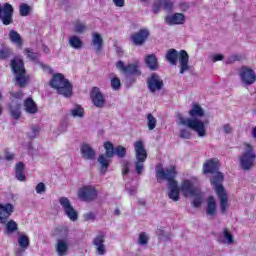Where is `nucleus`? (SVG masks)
<instances>
[{
  "label": "nucleus",
  "instance_id": "1",
  "mask_svg": "<svg viewBox=\"0 0 256 256\" xmlns=\"http://www.w3.org/2000/svg\"><path fill=\"white\" fill-rule=\"evenodd\" d=\"M203 174L211 175L210 184L215 189L216 194L220 201V211L222 215L227 213V207H229V196L223 187V181H225V176L221 171H219V159L211 158L206 160L203 164Z\"/></svg>",
  "mask_w": 256,
  "mask_h": 256
},
{
  "label": "nucleus",
  "instance_id": "2",
  "mask_svg": "<svg viewBox=\"0 0 256 256\" xmlns=\"http://www.w3.org/2000/svg\"><path fill=\"white\" fill-rule=\"evenodd\" d=\"M189 115L192 117V119H184L183 116L179 115L178 119L181 125H186V127H189V129L195 131L198 137H205L207 135V130H205V123L197 119V117H203V115H205V110L201 108V105L194 104L192 109L189 111Z\"/></svg>",
  "mask_w": 256,
  "mask_h": 256
},
{
  "label": "nucleus",
  "instance_id": "3",
  "mask_svg": "<svg viewBox=\"0 0 256 256\" xmlns=\"http://www.w3.org/2000/svg\"><path fill=\"white\" fill-rule=\"evenodd\" d=\"M177 168L175 166H170L168 169H160L157 171V178L163 179L164 181H168V197L172 199V201H179L181 188L177 184Z\"/></svg>",
  "mask_w": 256,
  "mask_h": 256
},
{
  "label": "nucleus",
  "instance_id": "4",
  "mask_svg": "<svg viewBox=\"0 0 256 256\" xmlns=\"http://www.w3.org/2000/svg\"><path fill=\"white\" fill-rule=\"evenodd\" d=\"M10 67L18 87H20V89L27 87L31 78L29 75H27V70L25 69V62L23 59L19 58L18 56L14 57L10 61Z\"/></svg>",
  "mask_w": 256,
  "mask_h": 256
},
{
  "label": "nucleus",
  "instance_id": "5",
  "mask_svg": "<svg viewBox=\"0 0 256 256\" xmlns=\"http://www.w3.org/2000/svg\"><path fill=\"white\" fill-rule=\"evenodd\" d=\"M13 211H15V207L11 203L2 204L0 203V223L2 225H6V232L8 235L13 233H17L19 231V225L15 220H9V217L13 215Z\"/></svg>",
  "mask_w": 256,
  "mask_h": 256
},
{
  "label": "nucleus",
  "instance_id": "6",
  "mask_svg": "<svg viewBox=\"0 0 256 256\" xmlns=\"http://www.w3.org/2000/svg\"><path fill=\"white\" fill-rule=\"evenodd\" d=\"M165 59L170 65H177V61H179L180 75L189 71V54L187 51L180 50L178 52L175 48H171L166 52Z\"/></svg>",
  "mask_w": 256,
  "mask_h": 256
},
{
  "label": "nucleus",
  "instance_id": "7",
  "mask_svg": "<svg viewBox=\"0 0 256 256\" xmlns=\"http://www.w3.org/2000/svg\"><path fill=\"white\" fill-rule=\"evenodd\" d=\"M49 85L57 91L58 95H63V97H71L73 95V85L62 73L54 74Z\"/></svg>",
  "mask_w": 256,
  "mask_h": 256
},
{
  "label": "nucleus",
  "instance_id": "8",
  "mask_svg": "<svg viewBox=\"0 0 256 256\" xmlns=\"http://www.w3.org/2000/svg\"><path fill=\"white\" fill-rule=\"evenodd\" d=\"M134 151L136 157L135 171L137 175H141L145 169V162L147 161L148 156L143 140H137L134 143Z\"/></svg>",
  "mask_w": 256,
  "mask_h": 256
},
{
  "label": "nucleus",
  "instance_id": "9",
  "mask_svg": "<svg viewBox=\"0 0 256 256\" xmlns=\"http://www.w3.org/2000/svg\"><path fill=\"white\" fill-rule=\"evenodd\" d=\"M256 155L251 144H246V151L239 157L240 167L243 171H249L255 165Z\"/></svg>",
  "mask_w": 256,
  "mask_h": 256
},
{
  "label": "nucleus",
  "instance_id": "10",
  "mask_svg": "<svg viewBox=\"0 0 256 256\" xmlns=\"http://www.w3.org/2000/svg\"><path fill=\"white\" fill-rule=\"evenodd\" d=\"M116 69L121 71V73H123L124 75H134L136 77H141L139 62L130 63L125 66V63L120 60L116 63Z\"/></svg>",
  "mask_w": 256,
  "mask_h": 256
},
{
  "label": "nucleus",
  "instance_id": "11",
  "mask_svg": "<svg viewBox=\"0 0 256 256\" xmlns=\"http://www.w3.org/2000/svg\"><path fill=\"white\" fill-rule=\"evenodd\" d=\"M99 195V191L95 189L94 186H83L78 190V197L81 201H85L86 203H91L95 201Z\"/></svg>",
  "mask_w": 256,
  "mask_h": 256
},
{
  "label": "nucleus",
  "instance_id": "12",
  "mask_svg": "<svg viewBox=\"0 0 256 256\" xmlns=\"http://www.w3.org/2000/svg\"><path fill=\"white\" fill-rule=\"evenodd\" d=\"M13 13H15V9L13 5L6 2L3 6L0 4V21L3 25H11L13 24Z\"/></svg>",
  "mask_w": 256,
  "mask_h": 256
},
{
  "label": "nucleus",
  "instance_id": "13",
  "mask_svg": "<svg viewBox=\"0 0 256 256\" xmlns=\"http://www.w3.org/2000/svg\"><path fill=\"white\" fill-rule=\"evenodd\" d=\"M147 87L150 91V93H157V91L163 90L164 83L163 79H161V76L157 73H152L146 80Z\"/></svg>",
  "mask_w": 256,
  "mask_h": 256
},
{
  "label": "nucleus",
  "instance_id": "14",
  "mask_svg": "<svg viewBox=\"0 0 256 256\" xmlns=\"http://www.w3.org/2000/svg\"><path fill=\"white\" fill-rule=\"evenodd\" d=\"M149 35H151V32H149L147 28H142L138 32H134L130 36V40L136 47H141V45H145V43H147Z\"/></svg>",
  "mask_w": 256,
  "mask_h": 256
},
{
  "label": "nucleus",
  "instance_id": "15",
  "mask_svg": "<svg viewBox=\"0 0 256 256\" xmlns=\"http://www.w3.org/2000/svg\"><path fill=\"white\" fill-rule=\"evenodd\" d=\"M59 203L70 221H77V219H79V214H77V211H75V208L71 205L69 198L61 197Z\"/></svg>",
  "mask_w": 256,
  "mask_h": 256
},
{
  "label": "nucleus",
  "instance_id": "16",
  "mask_svg": "<svg viewBox=\"0 0 256 256\" xmlns=\"http://www.w3.org/2000/svg\"><path fill=\"white\" fill-rule=\"evenodd\" d=\"M239 75L245 85H253L256 81L255 71L247 66L241 67Z\"/></svg>",
  "mask_w": 256,
  "mask_h": 256
},
{
  "label": "nucleus",
  "instance_id": "17",
  "mask_svg": "<svg viewBox=\"0 0 256 256\" xmlns=\"http://www.w3.org/2000/svg\"><path fill=\"white\" fill-rule=\"evenodd\" d=\"M90 99H92L94 107H98V109H103V107H105V96H103L99 87L95 86L92 88L90 91Z\"/></svg>",
  "mask_w": 256,
  "mask_h": 256
},
{
  "label": "nucleus",
  "instance_id": "18",
  "mask_svg": "<svg viewBox=\"0 0 256 256\" xmlns=\"http://www.w3.org/2000/svg\"><path fill=\"white\" fill-rule=\"evenodd\" d=\"M180 191L185 197H191L192 195H197L199 188L191 180L184 179L181 182Z\"/></svg>",
  "mask_w": 256,
  "mask_h": 256
},
{
  "label": "nucleus",
  "instance_id": "19",
  "mask_svg": "<svg viewBox=\"0 0 256 256\" xmlns=\"http://www.w3.org/2000/svg\"><path fill=\"white\" fill-rule=\"evenodd\" d=\"M161 9L171 13L173 11V2L171 0H155L152 8L153 13L157 14Z\"/></svg>",
  "mask_w": 256,
  "mask_h": 256
},
{
  "label": "nucleus",
  "instance_id": "20",
  "mask_svg": "<svg viewBox=\"0 0 256 256\" xmlns=\"http://www.w3.org/2000/svg\"><path fill=\"white\" fill-rule=\"evenodd\" d=\"M92 245H94L96 249V253L98 255H105V253H107V246H105V235L103 234L97 235L93 239Z\"/></svg>",
  "mask_w": 256,
  "mask_h": 256
},
{
  "label": "nucleus",
  "instance_id": "21",
  "mask_svg": "<svg viewBox=\"0 0 256 256\" xmlns=\"http://www.w3.org/2000/svg\"><path fill=\"white\" fill-rule=\"evenodd\" d=\"M206 215L208 217L217 215V200H215V196H208L206 199Z\"/></svg>",
  "mask_w": 256,
  "mask_h": 256
},
{
  "label": "nucleus",
  "instance_id": "22",
  "mask_svg": "<svg viewBox=\"0 0 256 256\" xmlns=\"http://www.w3.org/2000/svg\"><path fill=\"white\" fill-rule=\"evenodd\" d=\"M167 25H183L185 23V14L175 13L165 17Z\"/></svg>",
  "mask_w": 256,
  "mask_h": 256
},
{
  "label": "nucleus",
  "instance_id": "23",
  "mask_svg": "<svg viewBox=\"0 0 256 256\" xmlns=\"http://www.w3.org/2000/svg\"><path fill=\"white\" fill-rule=\"evenodd\" d=\"M80 151L83 159H85L86 161H91L95 159V150L91 148L89 144L83 143L80 148Z\"/></svg>",
  "mask_w": 256,
  "mask_h": 256
},
{
  "label": "nucleus",
  "instance_id": "24",
  "mask_svg": "<svg viewBox=\"0 0 256 256\" xmlns=\"http://www.w3.org/2000/svg\"><path fill=\"white\" fill-rule=\"evenodd\" d=\"M8 37L11 43H14L18 49H23V38H21V34L17 30H10Z\"/></svg>",
  "mask_w": 256,
  "mask_h": 256
},
{
  "label": "nucleus",
  "instance_id": "25",
  "mask_svg": "<svg viewBox=\"0 0 256 256\" xmlns=\"http://www.w3.org/2000/svg\"><path fill=\"white\" fill-rule=\"evenodd\" d=\"M145 63L151 71H157L159 69V59L155 54H149L145 58Z\"/></svg>",
  "mask_w": 256,
  "mask_h": 256
},
{
  "label": "nucleus",
  "instance_id": "26",
  "mask_svg": "<svg viewBox=\"0 0 256 256\" xmlns=\"http://www.w3.org/2000/svg\"><path fill=\"white\" fill-rule=\"evenodd\" d=\"M24 109L26 113H29L30 115H35L39 111V108L37 107V103L33 101V98L28 97L24 101Z\"/></svg>",
  "mask_w": 256,
  "mask_h": 256
},
{
  "label": "nucleus",
  "instance_id": "27",
  "mask_svg": "<svg viewBox=\"0 0 256 256\" xmlns=\"http://www.w3.org/2000/svg\"><path fill=\"white\" fill-rule=\"evenodd\" d=\"M15 176L18 181H27V176L25 175V164L23 162L16 164Z\"/></svg>",
  "mask_w": 256,
  "mask_h": 256
},
{
  "label": "nucleus",
  "instance_id": "28",
  "mask_svg": "<svg viewBox=\"0 0 256 256\" xmlns=\"http://www.w3.org/2000/svg\"><path fill=\"white\" fill-rule=\"evenodd\" d=\"M55 251L58 256H65L69 251V245L65 242V240H58L55 245Z\"/></svg>",
  "mask_w": 256,
  "mask_h": 256
},
{
  "label": "nucleus",
  "instance_id": "29",
  "mask_svg": "<svg viewBox=\"0 0 256 256\" xmlns=\"http://www.w3.org/2000/svg\"><path fill=\"white\" fill-rule=\"evenodd\" d=\"M92 43L95 47L96 53H101V49H103V37H101V34L94 33Z\"/></svg>",
  "mask_w": 256,
  "mask_h": 256
},
{
  "label": "nucleus",
  "instance_id": "30",
  "mask_svg": "<svg viewBox=\"0 0 256 256\" xmlns=\"http://www.w3.org/2000/svg\"><path fill=\"white\" fill-rule=\"evenodd\" d=\"M9 111H10V115H11V117H13V119H15L16 121L21 119V104L20 103H16L15 106H13V104H10Z\"/></svg>",
  "mask_w": 256,
  "mask_h": 256
},
{
  "label": "nucleus",
  "instance_id": "31",
  "mask_svg": "<svg viewBox=\"0 0 256 256\" xmlns=\"http://www.w3.org/2000/svg\"><path fill=\"white\" fill-rule=\"evenodd\" d=\"M98 163L101 165V173L105 175L109 169L111 160L107 159L104 154H100L98 157Z\"/></svg>",
  "mask_w": 256,
  "mask_h": 256
},
{
  "label": "nucleus",
  "instance_id": "32",
  "mask_svg": "<svg viewBox=\"0 0 256 256\" xmlns=\"http://www.w3.org/2000/svg\"><path fill=\"white\" fill-rule=\"evenodd\" d=\"M191 197H194L192 207L199 209V207L203 205V193H201V190L196 192V194H193Z\"/></svg>",
  "mask_w": 256,
  "mask_h": 256
},
{
  "label": "nucleus",
  "instance_id": "33",
  "mask_svg": "<svg viewBox=\"0 0 256 256\" xmlns=\"http://www.w3.org/2000/svg\"><path fill=\"white\" fill-rule=\"evenodd\" d=\"M105 155L108 159H113L115 157V146L113 143L107 141L104 143Z\"/></svg>",
  "mask_w": 256,
  "mask_h": 256
},
{
  "label": "nucleus",
  "instance_id": "34",
  "mask_svg": "<svg viewBox=\"0 0 256 256\" xmlns=\"http://www.w3.org/2000/svg\"><path fill=\"white\" fill-rule=\"evenodd\" d=\"M69 45L73 49H83V41L77 36H71L69 38Z\"/></svg>",
  "mask_w": 256,
  "mask_h": 256
},
{
  "label": "nucleus",
  "instance_id": "35",
  "mask_svg": "<svg viewBox=\"0 0 256 256\" xmlns=\"http://www.w3.org/2000/svg\"><path fill=\"white\" fill-rule=\"evenodd\" d=\"M24 53L30 61H39V57L41 56L39 52H35L31 48H25Z\"/></svg>",
  "mask_w": 256,
  "mask_h": 256
},
{
  "label": "nucleus",
  "instance_id": "36",
  "mask_svg": "<svg viewBox=\"0 0 256 256\" xmlns=\"http://www.w3.org/2000/svg\"><path fill=\"white\" fill-rule=\"evenodd\" d=\"M29 236L25 234H20L18 237V245L21 249H29Z\"/></svg>",
  "mask_w": 256,
  "mask_h": 256
},
{
  "label": "nucleus",
  "instance_id": "37",
  "mask_svg": "<svg viewBox=\"0 0 256 256\" xmlns=\"http://www.w3.org/2000/svg\"><path fill=\"white\" fill-rule=\"evenodd\" d=\"M114 155H116L119 159L125 158L127 155V148H125V146L118 145L115 148Z\"/></svg>",
  "mask_w": 256,
  "mask_h": 256
},
{
  "label": "nucleus",
  "instance_id": "38",
  "mask_svg": "<svg viewBox=\"0 0 256 256\" xmlns=\"http://www.w3.org/2000/svg\"><path fill=\"white\" fill-rule=\"evenodd\" d=\"M71 115L73 117L83 118L85 116V109H83L81 105H76V107L71 110Z\"/></svg>",
  "mask_w": 256,
  "mask_h": 256
},
{
  "label": "nucleus",
  "instance_id": "39",
  "mask_svg": "<svg viewBox=\"0 0 256 256\" xmlns=\"http://www.w3.org/2000/svg\"><path fill=\"white\" fill-rule=\"evenodd\" d=\"M147 120H148V129L149 131H153L155 127H157V119L153 116V114L149 113L147 114Z\"/></svg>",
  "mask_w": 256,
  "mask_h": 256
},
{
  "label": "nucleus",
  "instance_id": "40",
  "mask_svg": "<svg viewBox=\"0 0 256 256\" xmlns=\"http://www.w3.org/2000/svg\"><path fill=\"white\" fill-rule=\"evenodd\" d=\"M21 17H27L29 13L31 12V6H29L26 3H22L19 8Z\"/></svg>",
  "mask_w": 256,
  "mask_h": 256
},
{
  "label": "nucleus",
  "instance_id": "41",
  "mask_svg": "<svg viewBox=\"0 0 256 256\" xmlns=\"http://www.w3.org/2000/svg\"><path fill=\"white\" fill-rule=\"evenodd\" d=\"M74 31L75 33H85V31H87V26L78 20L74 24Z\"/></svg>",
  "mask_w": 256,
  "mask_h": 256
},
{
  "label": "nucleus",
  "instance_id": "42",
  "mask_svg": "<svg viewBox=\"0 0 256 256\" xmlns=\"http://www.w3.org/2000/svg\"><path fill=\"white\" fill-rule=\"evenodd\" d=\"M110 85L113 91H119V89H121V79H119V77H113L110 81Z\"/></svg>",
  "mask_w": 256,
  "mask_h": 256
},
{
  "label": "nucleus",
  "instance_id": "43",
  "mask_svg": "<svg viewBox=\"0 0 256 256\" xmlns=\"http://www.w3.org/2000/svg\"><path fill=\"white\" fill-rule=\"evenodd\" d=\"M11 57V50L8 48H2L0 50V60L5 61V59H9Z\"/></svg>",
  "mask_w": 256,
  "mask_h": 256
},
{
  "label": "nucleus",
  "instance_id": "44",
  "mask_svg": "<svg viewBox=\"0 0 256 256\" xmlns=\"http://www.w3.org/2000/svg\"><path fill=\"white\" fill-rule=\"evenodd\" d=\"M149 242V238L147 237V234L145 232L140 233L139 235V244L140 245H147Z\"/></svg>",
  "mask_w": 256,
  "mask_h": 256
},
{
  "label": "nucleus",
  "instance_id": "45",
  "mask_svg": "<svg viewBox=\"0 0 256 256\" xmlns=\"http://www.w3.org/2000/svg\"><path fill=\"white\" fill-rule=\"evenodd\" d=\"M224 238L228 241V243H233V234L229 232V229L225 228L223 231Z\"/></svg>",
  "mask_w": 256,
  "mask_h": 256
},
{
  "label": "nucleus",
  "instance_id": "46",
  "mask_svg": "<svg viewBox=\"0 0 256 256\" xmlns=\"http://www.w3.org/2000/svg\"><path fill=\"white\" fill-rule=\"evenodd\" d=\"M180 137L182 139H191V131H189L188 129L180 130Z\"/></svg>",
  "mask_w": 256,
  "mask_h": 256
},
{
  "label": "nucleus",
  "instance_id": "47",
  "mask_svg": "<svg viewBox=\"0 0 256 256\" xmlns=\"http://www.w3.org/2000/svg\"><path fill=\"white\" fill-rule=\"evenodd\" d=\"M45 191H46L45 183L40 182L36 185V193L41 195V193H45Z\"/></svg>",
  "mask_w": 256,
  "mask_h": 256
},
{
  "label": "nucleus",
  "instance_id": "48",
  "mask_svg": "<svg viewBox=\"0 0 256 256\" xmlns=\"http://www.w3.org/2000/svg\"><path fill=\"white\" fill-rule=\"evenodd\" d=\"M83 218L85 221H95V213L93 212H87L83 215Z\"/></svg>",
  "mask_w": 256,
  "mask_h": 256
},
{
  "label": "nucleus",
  "instance_id": "49",
  "mask_svg": "<svg viewBox=\"0 0 256 256\" xmlns=\"http://www.w3.org/2000/svg\"><path fill=\"white\" fill-rule=\"evenodd\" d=\"M10 95H11V97H13V99H23L22 91L12 92V93H10Z\"/></svg>",
  "mask_w": 256,
  "mask_h": 256
},
{
  "label": "nucleus",
  "instance_id": "50",
  "mask_svg": "<svg viewBox=\"0 0 256 256\" xmlns=\"http://www.w3.org/2000/svg\"><path fill=\"white\" fill-rule=\"evenodd\" d=\"M129 165H130L129 161L124 162V165H123L124 168L122 170V175H128V173L130 171Z\"/></svg>",
  "mask_w": 256,
  "mask_h": 256
},
{
  "label": "nucleus",
  "instance_id": "51",
  "mask_svg": "<svg viewBox=\"0 0 256 256\" xmlns=\"http://www.w3.org/2000/svg\"><path fill=\"white\" fill-rule=\"evenodd\" d=\"M213 63H217V61H223V54H215L212 58Z\"/></svg>",
  "mask_w": 256,
  "mask_h": 256
},
{
  "label": "nucleus",
  "instance_id": "52",
  "mask_svg": "<svg viewBox=\"0 0 256 256\" xmlns=\"http://www.w3.org/2000/svg\"><path fill=\"white\" fill-rule=\"evenodd\" d=\"M116 7H125V0H113Z\"/></svg>",
  "mask_w": 256,
  "mask_h": 256
},
{
  "label": "nucleus",
  "instance_id": "53",
  "mask_svg": "<svg viewBox=\"0 0 256 256\" xmlns=\"http://www.w3.org/2000/svg\"><path fill=\"white\" fill-rule=\"evenodd\" d=\"M223 129H224V133H226V134H229V133H231V131H233V128H231V125H229V124H225L223 126Z\"/></svg>",
  "mask_w": 256,
  "mask_h": 256
},
{
  "label": "nucleus",
  "instance_id": "54",
  "mask_svg": "<svg viewBox=\"0 0 256 256\" xmlns=\"http://www.w3.org/2000/svg\"><path fill=\"white\" fill-rule=\"evenodd\" d=\"M5 159L7 161H13V159H15V154H6Z\"/></svg>",
  "mask_w": 256,
  "mask_h": 256
},
{
  "label": "nucleus",
  "instance_id": "55",
  "mask_svg": "<svg viewBox=\"0 0 256 256\" xmlns=\"http://www.w3.org/2000/svg\"><path fill=\"white\" fill-rule=\"evenodd\" d=\"M32 131H33L34 135H38V134H39V131H40L39 126H33V127H32Z\"/></svg>",
  "mask_w": 256,
  "mask_h": 256
},
{
  "label": "nucleus",
  "instance_id": "56",
  "mask_svg": "<svg viewBox=\"0 0 256 256\" xmlns=\"http://www.w3.org/2000/svg\"><path fill=\"white\" fill-rule=\"evenodd\" d=\"M42 49H43L44 53H50V51H51L47 45H43Z\"/></svg>",
  "mask_w": 256,
  "mask_h": 256
},
{
  "label": "nucleus",
  "instance_id": "57",
  "mask_svg": "<svg viewBox=\"0 0 256 256\" xmlns=\"http://www.w3.org/2000/svg\"><path fill=\"white\" fill-rule=\"evenodd\" d=\"M232 61H241V56H233Z\"/></svg>",
  "mask_w": 256,
  "mask_h": 256
},
{
  "label": "nucleus",
  "instance_id": "58",
  "mask_svg": "<svg viewBox=\"0 0 256 256\" xmlns=\"http://www.w3.org/2000/svg\"><path fill=\"white\" fill-rule=\"evenodd\" d=\"M114 215H121V211L119 210V208H116L114 210Z\"/></svg>",
  "mask_w": 256,
  "mask_h": 256
},
{
  "label": "nucleus",
  "instance_id": "59",
  "mask_svg": "<svg viewBox=\"0 0 256 256\" xmlns=\"http://www.w3.org/2000/svg\"><path fill=\"white\" fill-rule=\"evenodd\" d=\"M138 203H139V205H142V206H145V205H146V203H145L144 200H139Z\"/></svg>",
  "mask_w": 256,
  "mask_h": 256
},
{
  "label": "nucleus",
  "instance_id": "60",
  "mask_svg": "<svg viewBox=\"0 0 256 256\" xmlns=\"http://www.w3.org/2000/svg\"><path fill=\"white\" fill-rule=\"evenodd\" d=\"M61 3H67V0H60Z\"/></svg>",
  "mask_w": 256,
  "mask_h": 256
},
{
  "label": "nucleus",
  "instance_id": "61",
  "mask_svg": "<svg viewBox=\"0 0 256 256\" xmlns=\"http://www.w3.org/2000/svg\"><path fill=\"white\" fill-rule=\"evenodd\" d=\"M2 111H3V109L0 107V115H1Z\"/></svg>",
  "mask_w": 256,
  "mask_h": 256
},
{
  "label": "nucleus",
  "instance_id": "62",
  "mask_svg": "<svg viewBox=\"0 0 256 256\" xmlns=\"http://www.w3.org/2000/svg\"><path fill=\"white\" fill-rule=\"evenodd\" d=\"M0 99H1V93H0Z\"/></svg>",
  "mask_w": 256,
  "mask_h": 256
}]
</instances>
